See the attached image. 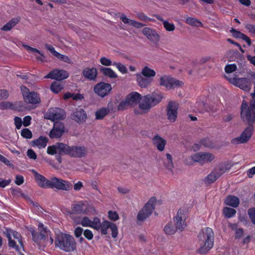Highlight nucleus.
<instances>
[{"label":"nucleus","instance_id":"obj_47","mask_svg":"<svg viewBox=\"0 0 255 255\" xmlns=\"http://www.w3.org/2000/svg\"><path fill=\"white\" fill-rule=\"evenodd\" d=\"M101 223L100 219L97 217H95L94 218L93 220L92 221V223L91 224V227L98 231L100 229L101 226Z\"/></svg>","mask_w":255,"mask_h":255},{"label":"nucleus","instance_id":"obj_42","mask_svg":"<svg viewBox=\"0 0 255 255\" xmlns=\"http://www.w3.org/2000/svg\"><path fill=\"white\" fill-rule=\"evenodd\" d=\"M32 240L35 243H38L41 240H45L46 235L43 233L36 232L34 236H32Z\"/></svg>","mask_w":255,"mask_h":255},{"label":"nucleus","instance_id":"obj_64","mask_svg":"<svg viewBox=\"0 0 255 255\" xmlns=\"http://www.w3.org/2000/svg\"><path fill=\"white\" fill-rule=\"evenodd\" d=\"M100 61L102 65L106 66H111L112 64V61L105 57H101Z\"/></svg>","mask_w":255,"mask_h":255},{"label":"nucleus","instance_id":"obj_12","mask_svg":"<svg viewBox=\"0 0 255 255\" xmlns=\"http://www.w3.org/2000/svg\"><path fill=\"white\" fill-rule=\"evenodd\" d=\"M73 185L71 183L56 177H52L51 189L58 190L70 191L72 190Z\"/></svg>","mask_w":255,"mask_h":255},{"label":"nucleus","instance_id":"obj_46","mask_svg":"<svg viewBox=\"0 0 255 255\" xmlns=\"http://www.w3.org/2000/svg\"><path fill=\"white\" fill-rule=\"evenodd\" d=\"M0 109L1 110L14 109V105L8 101H4L0 103Z\"/></svg>","mask_w":255,"mask_h":255},{"label":"nucleus","instance_id":"obj_25","mask_svg":"<svg viewBox=\"0 0 255 255\" xmlns=\"http://www.w3.org/2000/svg\"><path fill=\"white\" fill-rule=\"evenodd\" d=\"M152 142L157 149L160 151L164 150L165 146L166 144V140L159 136L158 134L155 135L152 138Z\"/></svg>","mask_w":255,"mask_h":255},{"label":"nucleus","instance_id":"obj_38","mask_svg":"<svg viewBox=\"0 0 255 255\" xmlns=\"http://www.w3.org/2000/svg\"><path fill=\"white\" fill-rule=\"evenodd\" d=\"M236 212L235 209L228 207H224L223 210V213L227 218H232L236 214Z\"/></svg>","mask_w":255,"mask_h":255},{"label":"nucleus","instance_id":"obj_16","mask_svg":"<svg viewBox=\"0 0 255 255\" xmlns=\"http://www.w3.org/2000/svg\"><path fill=\"white\" fill-rule=\"evenodd\" d=\"M112 89V88L110 84L104 82L98 83L94 87V92L102 98L108 95Z\"/></svg>","mask_w":255,"mask_h":255},{"label":"nucleus","instance_id":"obj_51","mask_svg":"<svg viewBox=\"0 0 255 255\" xmlns=\"http://www.w3.org/2000/svg\"><path fill=\"white\" fill-rule=\"evenodd\" d=\"M12 234L13 238L18 240V242L21 247L22 251H24V245L22 241L21 236L18 232L13 230L12 231Z\"/></svg>","mask_w":255,"mask_h":255},{"label":"nucleus","instance_id":"obj_45","mask_svg":"<svg viewBox=\"0 0 255 255\" xmlns=\"http://www.w3.org/2000/svg\"><path fill=\"white\" fill-rule=\"evenodd\" d=\"M166 156L167 157V161H169V163H166L165 161L164 163V166L167 169L172 171V169L173 167L172 156L170 153H166Z\"/></svg>","mask_w":255,"mask_h":255},{"label":"nucleus","instance_id":"obj_57","mask_svg":"<svg viewBox=\"0 0 255 255\" xmlns=\"http://www.w3.org/2000/svg\"><path fill=\"white\" fill-rule=\"evenodd\" d=\"M127 106H129L128 101L125 99L124 100H123L120 104L118 105L117 109L118 111H124L126 109V108Z\"/></svg>","mask_w":255,"mask_h":255},{"label":"nucleus","instance_id":"obj_6","mask_svg":"<svg viewBox=\"0 0 255 255\" xmlns=\"http://www.w3.org/2000/svg\"><path fill=\"white\" fill-rule=\"evenodd\" d=\"M215 158L214 154L207 152H198L196 153L188 158L185 160V163L186 164H193L195 162H199L201 164L205 163L210 162Z\"/></svg>","mask_w":255,"mask_h":255},{"label":"nucleus","instance_id":"obj_37","mask_svg":"<svg viewBox=\"0 0 255 255\" xmlns=\"http://www.w3.org/2000/svg\"><path fill=\"white\" fill-rule=\"evenodd\" d=\"M185 22L192 26L196 27H201L203 26V24L199 20L191 17H187L186 19Z\"/></svg>","mask_w":255,"mask_h":255},{"label":"nucleus","instance_id":"obj_2","mask_svg":"<svg viewBox=\"0 0 255 255\" xmlns=\"http://www.w3.org/2000/svg\"><path fill=\"white\" fill-rule=\"evenodd\" d=\"M163 98V94L160 92H153L142 97V102L139 103L138 107L146 112L149 111L152 107L158 105Z\"/></svg>","mask_w":255,"mask_h":255},{"label":"nucleus","instance_id":"obj_34","mask_svg":"<svg viewBox=\"0 0 255 255\" xmlns=\"http://www.w3.org/2000/svg\"><path fill=\"white\" fill-rule=\"evenodd\" d=\"M228 58L229 59L230 61L235 60V59H243L245 60L244 56L240 53L237 50L230 51L228 53Z\"/></svg>","mask_w":255,"mask_h":255},{"label":"nucleus","instance_id":"obj_1","mask_svg":"<svg viewBox=\"0 0 255 255\" xmlns=\"http://www.w3.org/2000/svg\"><path fill=\"white\" fill-rule=\"evenodd\" d=\"M55 246L66 252H71L76 249V242L70 234L60 232L56 235Z\"/></svg>","mask_w":255,"mask_h":255},{"label":"nucleus","instance_id":"obj_4","mask_svg":"<svg viewBox=\"0 0 255 255\" xmlns=\"http://www.w3.org/2000/svg\"><path fill=\"white\" fill-rule=\"evenodd\" d=\"M241 119L245 124L255 123V101L249 106L248 103L243 100L241 107Z\"/></svg>","mask_w":255,"mask_h":255},{"label":"nucleus","instance_id":"obj_39","mask_svg":"<svg viewBox=\"0 0 255 255\" xmlns=\"http://www.w3.org/2000/svg\"><path fill=\"white\" fill-rule=\"evenodd\" d=\"M63 89V86L59 82H53L50 86V90L55 94L59 93Z\"/></svg>","mask_w":255,"mask_h":255},{"label":"nucleus","instance_id":"obj_19","mask_svg":"<svg viewBox=\"0 0 255 255\" xmlns=\"http://www.w3.org/2000/svg\"><path fill=\"white\" fill-rule=\"evenodd\" d=\"M88 154L87 147L84 146H70L69 156L75 158L85 157Z\"/></svg>","mask_w":255,"mask_h":255},{"label":"nucleus","instance_id":"obj_40","mask_svg":"<svg viewBox=\"0 0 255 255\" xmlns=\"http://www.w3.org/2000/svg\"><path fill=\"white\" fill-rule=\"evenodd\" d=\"M178 229L174 225L172 226L171 223H168L164 227V231L165 233L167 235H173L174 234Z\"/></svg>","mask_w":255,"mask_h":255},{"label":"nucleus","instance_id":"obj_20","mask_svg":"<svg viewBox=\"0 0 255 255\" xmlns=\"http://www.w3.org/2000/svg\"><path fill=\"white\" fill-rule=\"evenodd\" d=\"M68 77L69 74L66 70L55 69L46 75L45 78H50L58 81H61L67 79Z\"/></svg>","mask_w":255,"mask_h":255},{"label":"nucleus","instance_id":"obj_32","mask_svg":"<svg viewBox=\"0 0 255 255\" xmlns=\"http://www.w3.org/2000/svg\"><path fill=\"white\" fill-rule=\"evenodd\" d=\"M99 70L100 72L103 73L104 76L108 77L112 79H115L118 77L117 75L110 68L101 67Z\"/></svg>","mask_w":255,"mask_h":255},{"label":"nucleus","instance_id":"obj_15","mask_svg":"<svg viewBox=\"0 0 255 255\" xmlns=\"http://www.w3.org/2000/svg\"><path fill=\"white\" fill-rule=\"evenodd\" d=\"M66 132L64 124L60 121L54 122L53 128L50 130L49 136L51 139L59 138Z\"/></svg>","mask_w":255,"mask_h":255},{"label":"nucleus","instance_id":"obj_10","mask_svg":"<svg viewBox=\"0 0 255 255\" xmlns=\"http://www.w3.org/2000/svg\"><path fill=\"white\" fill-rule=\"evenodd\" d=\"M247 124L248 125V127L242 132L240 136L234 138L231 140V143L233 144L246 143L250 140L254 131V124Z\"/></svg>","mask_w":255,"mask_h":255},{"label":"nucleus","instance_id":"obj_54","mask_svg":"<svg viewBox=\"0 0 255 255\" xmlns=\"http://www.w3.org/2000/svg\"><path fill=\"white\" fill-rule=\"evenodd\" d=\"M163 26L168 31H173L175 28V26L173 23H169L167 20L164 21L163 22Z\"/></svg>","mask_w":255,"mask_h":255},{"label":"nucleus","instance_id":"obj_21","mask_svg":"<svg viewBox=\"0 0 255 255\" xmlns=\"http://www.w3.org/2000/svg\"><path fill=\"white\" fill-rule=\"evenodd\" d=\"M142 34L153 43H157L160 40V35L156 30L150 27H144L142 30Z\"/></svg>","mask_w":255,"mask_h":255},{"label":"nucleus","instance_id":"obj_27","mask_svg":"<svg viewBox=\"0 0 255 255\" xmlns=\"http://www.w3.org/2000/svg\"><path fill=\"white\" fill-rule=\"evenodd\" d=\"M224 204L233 208H237L240 204V200L235 196L229 195L225 199Z\"/></svg>","mask_w":255,"mask_h":255},{"label":"nucleus","instance_id":"obj_13","mask_svg":"<svg viewBox=\"0 0 255 255\" xmlns=\"http://www.w3.org/2000/svg\"><path fill=\"white\" fill-rule=\"evenodd\" d=\"M65 117L66 113L64 110L56 107L48 110L46 119L55 122V120H63Z\"/></svg>","mask_w":255,"mask_h":255},{"label":"nucleus","instance_id":"obj_52","mask_svg":"<svg viewBox=\"0 0 255 255\" xmlns=\"http://www.w3.org/2000/svg\"><path fill=\"white\" fill-rule=\"evenodd\" d=\"M108 218L109 219L113 221H116L119 220V216L116 211H112L110 210L108 211Z\"/></svg>","mask_w":255,"mask_h":255},{"label":"nucleus","instance_id":"obj_30","mask_svg":"<svg viewBox=\"0 0 255 255\" xmlns=\"http://www.w3.org/2000/svg\"><path fill=\"white\" fill-rule=\"evenodd\" d=\"M136 81L141 88H146L151 83L152 79L146 77H143L140 74H136Z\"/></svg>","mask_w":255,"mask_h":255},{"label":"nucleus","instance_id":"obj_55","mask_svg":"<svg viewBox=\"0 0 255 255\" xmlns=\"http://www.w3.org/2000/svg\"><path fill=\"white\" fill-rule=\"evenodd\" d=\"M136 16L140 20H142V21H154V19L148 17L146 15H145L142 12H139V13H137Z\"/></svg>","mask_w":255,"mask_h":255},{"label":"nucleus","instance_id":"obj_31","mask_svg":"<svg viewBox=\"0 0 255 255\" xmlns=\"http://www.w3.org/2000/svg\"><path fill=\"white\" fill-rule=\"evenodd\" d=\"M20 17H19L13 18L5 25H4L1 29L5 31H9L12 27L15 26L16 24L20 21Z\"/></svg>","mask_w":255,"mask_h":255},{"label":"nucleus","instance_id":"obj_50","mask_svg":"<svg viewBox=\"0 0 255 255\" xmlns=\"http://www.w3.org/2000/svg\"><path fill=\"white\" fill-rule=\"evenodd\" d=\"M10 190L11 191V193L13 196H18L20 195L24 198H26V197H25V195L22 192V191L20 188H11Z\"/></svg>","mask_w":255,"mask_h":255},{"label":"nucleus","instance_id":"obj_5","mask_svg":"<svg viewBox=\"0 0 255 255\" xmlns=\"http://www.w3.org/2000/svg\"><path fill=\"white\" fill-rule=\"evenodd\" d=\"M198 238L200 240H205L204 245L201 246L197 250V253L201 255L207 254L213 247L214 234L212 229L210 228H206L205 232L202 231L199 233Z\"/></svg>","mask_w":255,"mask_h":255},{"label":"nucleus","instance_id":"obj_41","mask_svg":"<svg viewBox=\"0 0 255 255\" xmlns=\"http://www.w3.org/2000/svg\"><path fill=\"white\" fill-rule=\"evenodd\" d=\"M108 114V110L106 108H102L96 112V119L102 120Z\"/></svg>","mask_w":255,"mask_h":255},{"label":"nucleus","instance_id":"obj_35","mask_svg":"<svg viewBox=\"0 0 255 255\" xmlns=\"http://www.w3.org/2000/svg\"><path fill=\"white\" fill-rule=\"evenodd\" d=\"M219 177L218 173L214 170L205 177L204 182L206 184L209 185L214 182Z\"/></svg>","mask_w":255,"mask_h":255},{"label":"nucleus","instance_id":"obj_18","mask_svg":"<svg viewBox=\"0 0 255 255\" xmlns=\"http://www.w3.org/2000/svg\"><path fill=\"white\" fill-rule=\"evenodd\" d=\"M71 209L73 213L78 214H88V212L90 210L95 211L93 206L86 205L83 202H79L78 204H74L71 205Z\"/></svg>","mask_w":255,"mask_h":255},{"label":"nucleus","instance_id":"obj_9","mask_svg":"<svg viewBox=\"0 0 255 255\" xmlns=\"http://www.w3.org/2000/svg\"><path fill=\"white\" fill-rule=\"evenodd\" d=\"M225 77L230 83L246 92L250 91L251 89L252 82L248 78H230L227 76H225Z\"/></svg>","mask_w":255,"mask_h":255},{"label":"nucleus","instance_id":"obj_29","mask_svg":"<svg viewBox=\"0 0 255 255\" xmlns=\"http://www.w3.org/2000/svg\"><path fill=\"white\" fill-rule=\"evenodd\" d=\"M48 140L46 137L41 135L38 138L31 141V144L32 146H37L39 148H44L46 146Z\"/></svg>","mask_w":255,"mask_h":255},{"label":"nucleus","instance_id":"obj_36","mask_svg":"<svg viewBox=\"0 0 255 255\" xmlns=\"http://www.w3.org/2000/svg\"><path fill=\"white\" fill-rule=\"evenodd\" d=\"M141 74L146 78H150L155 76L156 73L153 69L149 68L147 66H145L142 69Z\"/></svg>","mask_w":255,"mask_h":255},{"label":"nucleus","instance_id":"obj_61","mask_svg":"<svg viewBox=\"0 0 255 255\" xmlns=\"http://www.w3.org/2000/svg\"><path fill=\"white\" fill-rule=\"evenodd\" d=\"M83 235L84 237L89 241L92 240L94 237L92 232L89 229L84 230Z\"/></svg>","mask_w":255,"mask_h":255},{"label":"nucleus","instance_id":"obj_60","mask_svg":"<svg viewBox=\"0 0 255 255\" xmlns=\"http://www.w3.org/2000/svg\"><path fill=\"white\" fill-rule=\"evenodd\" d=\"M248 214L252 222L255 225V208L249 209Z\"/></svg>","mask_w":255,"mask_h":255},{"label":"nucleus","instance_id":"obj_14","mask_svg":"<svg viewBox=\"0 0 255 255\" xmlns=\"http://www.w3.org/2000/svg\"><path fill=\"white\" fill-rule=\"evenodd\" d=\"M178 104L174 101H170L166 107V115L170 123H174L177 118Z\"/></svg>","mask_w":255,"mask_h":255},{"label":"nucleus","instance_id":"obj_23","mask_svg":"<svg viewBox=\"0 0 255 255\" xmlns=\"http://www.w3.org/2000/svg\"><path fill=\"white\" fill-rule=\"evenodd\" d=\"M87 118L86 112L81 108H77L71 115V119L77 123H83Z\"/></svg>","mask_w":255,"mask_h":255},{"label":"nucleus","instance_id":"obj_24","mask_svg":"<svg viewBox=\"0 0 255 255\" xmlns=\"http://www.w3.org/2000/svg\"><path fill=\"white\" fill-rule=\"evenodd\" d=\"M126 99L129 105H136L139 103L140 100L142 101V97L139 93L133 92L128 95L126 97Z\"/></svg>","mask_w":255,"mask_h":255},{"label":"nucleus","instance_id":"obj_28","mask_svg":"<svg viewBox=\"0 0 255 255\" xmlns=\"http://www.w3.org/2000/svg\"><path fill=\"white\" fill-rule=\"evenodd\" d=\"M121 19L125 24H127L131 26H134L137 28H140L143 26L146 25L145 24L136 21L134 20H131L128 18L125 14H122L121 16Z\"/></svg>","mask_w":255,"mask_h":255},{"label":"nucleus","instance_id":"obj_62","mask_svg":"<svg viewBox=\"0 0 255 255\" xmlns=\"http://www.w3.org/2000/svg\"><path fill=\"white\" fill-rule=\"evenodd\" d=\"M110 229L112 231V237L114 238H116L118 234V227L117 225L113 223Z\"/></svg>","mask_w":255,"mask_h":255},{"label":"nucleus","instance_id":"obj_8","mask_svg":"<svg viewBox=\"0 0 255 255\" xmlns=\"http://www.w3.org/2000/svg\"><path fill=\"white\" fill-rule=\"evenodd\" d=\"M184 83L169 76L164 75L159 79V85L166 87L167 89H173L182 87Z\"/></svg>","mask_w":255,"mask_h":255},{"label":"nucleus","instance_id":"obj_17","mask_svg":"<svg viewBox=\"0 0 255 255\" xmlns=\"http://www.w3.org/2000/svg\"><path fill=\"white\" fill-rule=\"evenodd\" d=\"M31 172L33 174L35 180L38 186L43 188H51L52 177L49 180L34 169H32Z\"/></svg>","mask_w":255,"mask_h":255},{"label":"nucleus","instance_id":"obj_44","mask_svg":"<svg viewBox=\"0 0 255 255\" xmlns=\"http://www.w3.org/2000/svg\"><path fill=\"white\" fill-rule=\"evenodd\" d=\"M8 246L10 248L14 249L17 252L19 253V254L23 255L21 253V247H19L18 245H16L15 241L12 240L11 239H9V240L8 241Z\"/></svg>","mask_w":255,"mask_h":255},{"label":"nucleus","instance_id":"obj_58","mask_svg":"<svg viewBox=\"0 0 255 255\" xmlns=\"http://www.w3.org/2000/svg\"><path fill=\"white\" fill-rule=\"evenodd\" d=\"M56 57H57L58 59H60V60H62L65 62H66L67 63H71V59L67 56L62 55L59 52L58 53V55L56 56Z\"/></svg>","mask_w":255,"mask_h":255},{"label":"nucleus","instance_id":"obj_11","mask_svg":"<svg viewBox=\"0 0 255 255\" xmlns=\"http://www.w3.org/2000/svg\"><path fill=\"white\" fill-rule=\"evenodd\" d=\"M23 100L26 103L37 104L40 102V98L37 93L30 92L28 88L24 86L20 87Z\"/></svg>","mask_w":255,"mask_h":255},{"label":"nucleus","instance_id":"obj_43","mask_svg":"<svg viewBox=\"0 0 255 255\" xmlns=\"http://www.w3.org/2000/svg\"><path fill=\"white\" fill-rule=\"evenodd\" d=\"M118 103V100H117V102L110 101L108 103V105H107V108H106V109H107V110H108L109 113L110 112L115 113L118 111V109H117Z\"/></svg>","mask_w":255,"mask_h":255},{"label":"nucleus","instance_id":"obj_56","mask_svg":"<svg viewBox=\"0 0 255 255\" xmlns=\"http://www.w3.org/2000/svg\"><path fill=\"white\" fill-rule=\"evenodd\" d=\"M81 225L83 227H91V224L92 221L89 219L88 217H84L80 222Z\"/></svg>","mask_w":255,"mask_h":255},{"label":"nucleus","instance_id":"obj_26","mask_svg":"<svg viewBox=\"0 0 255 255\" xmlns=\"http://www.w3.org/2000/svg\"><path fill=\"white\" fill-rule=\"evenodd\" d=\"M82 75L87 79L94 80L97 76V70L94 67L85 68L82 71Z\"/></svg>","mask_w":255,"mask_h":255},{"label":"nucleus","instance_id":"obj_49","mask_svg":"<svg viewBox=\"0 0 255 255\" xmlns=\"http://www.w3.org/2000/svg\"><path fill=\"white\" fill-rule=\"evenodd\" d=\"M21 135L25 138L26 139H29L32 138V133L31 130L27 128H23L21 130Z\"/></svg>","mask_w":255,"mask_h":255},{"label":"nucleus","instance_id":"obj_48","mask_svg":"<svg viewBox=\"0 0 255 255\" xmlns=\"http://www.w3.org/2000/svg\"><path fill=\"white\" fill-rule=\"evenodd\" d=\"M113 65L115 66L118 70L123 74H127L128 72V69L126 67L120 62H114Z\"/></svg>","mask_w":255,"mask_h":255},{"label":"nucleus","instance_id":"obj_7","mask_svg":"<svg viewBox=\"0 0 255 255\" xmlns=\"http://www.w3.org/2000/svg\"><path fill=\"white\" fill-rule=\"evenodd\" d=\"M156 202V199L155 197H152L149 199L137 215V219L139 221H144L152 214L155 209Z\"/></svg>","mask_w":255,"mask_h":255},{"label":"nucleus","instance_id":"obj_59","mask_svg":"<svg viewBox=\"0 0 255 255\" xmlns=\"http://www.w3.org/2000/svg\"><path fill=\"white\" fill-rule=\"evenodd\" d=\"M230 32L232 34V35L236 38H241L244 33L241 31L235 29L234 28H232Z\"/></svg>","mask_w":255,"mask_h":255},{"label":"nucleus","instance_id":"obj_63","mask_svg":"<svg viewBox=\"0 0 255 255\" xmlns=\"http://www.w3.org/2000/svg\"><path fill=\"white\" fill-rule=\"evenodd\" d=\"M201 143L206 147H211L213 145L212 142L209 138H206L201 140Z\"/></svg>","mask_w":255,"mask_h":255},{"label":"nucleus","instance_id":"obj_22","mask_svg":"<svg viewBox=\"0 0 255 255\" xmlns=\"http://www.w3.org/2000/svg\"><path fill=\"white\" fill-rule=\"evenodd\" d=\"M183 210L179 209L176 216L173 218L174 226L181 232L184 230L186 225L185 224L186 216L183 215Z\"/></svg>","mask_w":255,"mask_h":255},{"label":"nucleus","instance_id":"obj_53","mask_svg":"<svg viewBox=\"0 0 255 255\" xmlns=\"http://www.w3.org/2000/svg\"><path fill=\"white\" fill-rule=\"evenodd\" d=\"M237 69V65L235 64H228L225 67V72L230 74L235 71Z\"/></svg>","mask_w":255,"mask_h":255},{"label":"nucleus","instance_id":"obj_33","mask_svg":"<svg viewBox=\"0 0 255 255\" xmlns=\"http://www.w3.org/2000/svg\"><path fill=\"white\" fill-rule=\"evenodd\" d=\"M195 107L197 111L200 113H204L208 112L210 108L208 105L203 101H199L195 104Z\"/></svg>","mask_w":255,"mask_h":255},{"label":"nucleus","instance_id":"obj_3","mask_svg":"<svg viewBox=\"0 0 255 255\" xmlns=\"http://www.w3.org/2000/svg\"><path fill=\"white\" fill-rule=\"evenodd\" d=\"M70 146L68 144L57 142L55 144L49 146L47 153L50 155H55V157L59 163L62 161L63 156H69Z\"/></svg>","mask_w":255,"mask_h":255}]
</instances>
